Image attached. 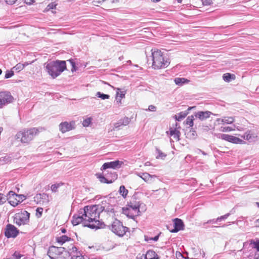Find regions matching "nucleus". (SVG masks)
I'll use <instances>...</instances> for the list:
<instances>
[{
	"mask_svg": "<svg viewBox=\"0 0 259 259\" xmlns=\"http://www.w3.org/2000/svg\"><path fill=\"white\" fill-rule=\"evenodd\" d=\"M217 121H221L223 123H225L227 124H231L234 122V119L232 117H225L224 118L222 119L218 118Z\"/></svg>",
	"mask_w": 259,
	"mask_h": 259,
	"instance_id": "31",
	"label": "nucleus"
},
{
	"mask_svg": "<svg viewBox=\"0 0 259 259\" xmlns=\"http://www.w3.org/2000/svg\"><path fill=\"white\" fill-rule=\"evenodd\" d=\"M34 1L33 0H25L24 3L28 5H31L32 4Z\"/></svg>",
	"mask_w": 259,
	"mask_h": 259,
	"instance_id": "59",
	"label": "nucleus"
},
{
	"mask_svg": "<svg viewBox=\"0 0 259 259\" xmlns=\"http://www.w3.org/2000/svg\"><path fill=\"white\" fill-rule=\"evenodd\" d=\"M17 0H6L7 4L9 5H13L15 3Z\"/></svg>",
	"mask_w": 259,
	"mask_h": 259,
	"instance_id": "57",
	"label": "nucleus"
},
{
	"mask_svg": "<svg viewBox=\"0 0 259 259\" xmlns=\"http://www.w3.org/2000/svg\"><path fill=\"white\" fill-rule=\"evenodd\" d=\"M169 135L170 136H172L174 139H175L176 141H178L180 140L181 133L176 128L172 129V128H170Z\"/></svg>",
	"mask_w": 259,
	"mask_h": 259,
	"instance_id": "24",
	"label": "nucleus"
},
{
	"mask_svg": "<svg viewBox=\"0 0 259 259\" xmlns=\"http://www.w3.org/2000/svg\"><path fill=\"white\" fill-rule=\"evenodd\" d=\"M102 205V208H104V209H103V211H105L106 212H107L108 214H114V208H113V206L112 205H108L107 206H103Z\"/></svg>",
	"mask_w": 259,
	"mask_h": 259,
	"instance_id": "32",
	"label": "nucleus"
},
{
	"mask_svg": "<svg viewBox=\"0 0 259 259\" xmlns=\"http://www.w3.org/2000/svg\"><path fill=\"white\" fill-rule=\"evenodd\" d=\"M13 256L15 259H20L22 255L19 252L15 251L13 253Z\"/></svg>",
	"mask_w": 259,
	"mask_h": 259,
	"instance_id": "49",
	"label": "nucleus"
},
{
	"mask_svg": "<svg viewBox=\"0 0 259 259\" xmlns=\"http://www.w3.org/2000/svg\"><path fill=\"white\" fill-rule=\"evenodd\" d=\"M56 5L53 3H50L48 5V8L49 9H53L56 8Z\"/></svg>",
	"mask_w": 259,
	"mask_h": 259,
	"instance_id": "56",
	"label": "nucleus"
},
{
	"mask_svg": "<svg viewBox=\"0 0 259 259\" xmlns=\"http://www.w3.org/2000/svg\"><path fill=\"white\" fill-rule=\"evenodd\" d=\"M78 252H80L77 251V248L74 245H72L71 248H69L68 253L72 256V254H78Z\"/></svg>",
	"mask_w": 259,
	"mask_h": 259,
	"instance_id": "35",
	"label": "nucleus"
},
{
	"mask_svg": "<svg viewBox=\"0 0 259 259\" xmlns=\"http://www.w3.org/2000/svg\"><path fill=\"white\" fill-rule=\"evenodd\" d=\"M7 200H8L7 196H6L2 193H0V204H4Z\"/></svg>",
	"mask_w": 259,
	"mask_h": 259,
	"instance_id": "43",
	"label": "nucleus"
},
{
	"mask_svg": "<svg viewBox=\"0 0 259 259\" xmlns=\"http://www.w3.org/2000/svg\"><path fill=\"white\" fill-rule=\"evenodd\" d=\"M119 192L120 195L124 198H126L127 194H128V190L125 188V187L122 185L119 187Z\"/></svg>",
	"mask_w": 259,
	"mask_h": 259,
	"instance_id": "34",
	"label": "nucleus"
},
{
	"mask_svg": "<svg viewBox=\"0 0 259 259\" xmlns=\"http://www.w3.org/2000/svg\"><path fill=\"white\" fill-rule=\"evenodd\" d=\"M223 78L224 81L227 82H230L232 80H234L235 78V75L233 74L229 73H226L223 74Z\"/></svg>",
	"mask_w": 259,
	"mask_h": 259,
	"instance_id": "29",
	"label": "nucleus"
},
{
	"mask_svg": "<svg viewBox=\"0 0 259 259\" xmlns=\"http://www.w3.org/2000/svg\"><path fill=\"white\" fill-rule=\"evenodd\" d=\"M13 100V96L9 92H0V108L10 103Z\"/></svg>",
	"mask_w": 259,
	"mask_h": 259,
	"instance_id": "11",
	"label": "nucleus"
},
{
	"mask_svg": "<svg viewBox=\"0 0 259 259\" xmlns=\"http://www.w3.org/2000/svg\"><path fill=\"white\" fill-rule=\"evenodd\" d=\"M63 183H57L53 184L51 187V189L53 192H56L58 191V189L61 186L63 185Z\"/></svg>",
	"mask_w": 259,
	"mask_h": 259,
	"instance_id": "36",
	"label": "nucleus"
},
{
	"mask_svg": "<svg viewBox=\"0 0 259 259\" xmlns=\"http://www.w3.org/2000/svg\"><path fill=\"white\" fill-rule=\"evenodd\" d=\"M109 227L114 233L120 237L123 236L129 230L128 228L123 226L122 222L117 219Z\"/></svg>",
	"mask_w": 259,
	"mask_h": 259,
	"instance_id": "5",
	"label": "nucleus"
},
{
	"mask_svg": "<svg viewBox=\"0 0 259 259\" xmlns=\"http://www.w3.org/2000/svg\"><path fill=\"white\" fill-rule=\"evenodd\" d=\"M219 138L234 144H242L244 142L238 137L225 134H220Z\"/></svg>",
	"mask_w": 259,
	"mask_h": 259,
	"instance_id": "12",
	"label": "nucleus"
},
{
	"mask_svg": "<svg viewBox=\"0 0 259 259\" xmlns=\"http://www.w3.org/2000/svg\"><path fill=\"white\" fill-rule=\"evenodd\" d=\"M212 114L213 113L209 111H198L195 113V116L202 121L209 118Z\"/></svg>",
	"mask_w": 259,
	"mask_h": 259,
	"instance_id": "16",
	"label": "nucleus"
},
{
	"mask_svg": "<svg viewBox=\"0 0 259 259\" xmlns=\"http://www.w3.org/2000/svg\"><path fill=\"white\" fill-rule=\"evenodd\" d=\"M203 5H210L212 3V0H201Z\"/></svg>",
	"mask_w": 259,
	"mask_h": 259,
	"instance_id": "53",
	"label": "nucleus"
},
{
	"mask_svg": "<svg viewBox=\"0 0 259 259\" xmlns=\"http://www.w3.org/2000/svg\"><path fill=\"white\" fill-rule=\"evenodd\" d=\"M30 213L26 210L21 211L15 214L14 222L20 226L28 224L29 222Z\"/></svg>",
	"mask_w": 259,
	"mask_h": 259,
	"instance_id": "6",
	"label": "nucleus"
},
{
	"mask_svg": "<svg viewBox=\"0 0 259 259\" xmlns=\"http://www.w3.org/2000/svg\"><path fill=\"white\" fill-rule=\"evenodd\" d=\"M19 233V230L13 225L8 224L5 229V235L8 238H15Z\"/></svg>",
	"mask_w": 259,
	"mask_h": 259,
	"instance_id": "9",
	"label": "nucleus"
},
{
	"mask_svg": "<svg viewBox=\"0 0 259 259\" xmlns=\"http://www.w3.org/2000/svg\"><path fill=\"white\" fill-rule=\"evenodd\" d=\"M8 201L13 206H16L26 198V197L22 194H17L13 191H10L7 195Z\"/></svg>",
	"mask_w": 259,
	"mask_h": 259,
	"instance_id": "8",
	"label": "nucleus"
},
{
	"mask_svg": "<svg viewBox=\"0 0 259 259\" xmlns=\"http://www.w3.org/2000/svg\"><path fill=\"white\" fill-rule=\"evenodd\" d=\"M46 68L49 75L55 78L66 69V61L57 60L50 62L47 63Z\"/></svg>",
	"mask_w": 259,
	"mask_h": 259,
	"instance_id": "3",
	"label": "nucleus"
},
{
	"mask_svg": "<svg viewBox=\"0 0 259 259\" xmlns=\"http://www.w3.org/2000/svg\"><path fill=\"white\" fill-rule=\"evenodd\" d=\"M232 213V211H230V212L227 213L223 215H222L221 217H219L217 218V221H219V222H221L222 221L225 220L227 219Z\"/></svg>",
	"mask_w": 259,
	"mask_h": 259,
	"instance_id": "41",
	"label": "nucleus"
},
{
	"mask_svg": "<svg viewBox=\"0 0 259 259\" xmlns=\"http://www.w3.org/2000/svg\"><path fill=\"white\" fill-rule=\"evenodd\" d=\"M14 75V71L12 70H7L6 72L5 78L6 79L9 78Z\"/></svg>",
	"mask_w": 259,
	"mask_h": 259,
	"instance_id": "45",
	"label": "nucleus"
},
{
	"mask_svg": "<svg viewBox=\"0 0 259 259\" xmlns=\"http://www.w3.org/2000/svg\"><path fill=\"white\" fill-rule=\"evenodd\" d=\"M119 92L116 91V100L117 101V103L118 104H121V99L119 98Z\"/></svg>",
	"mask_w": 259,
	"mask_h": 259,
	"instance_id": "51",
	"label": "nucleus"
},
{
	"mask_svg": "<svg viewBox=\"0 0 259 259\" xmlns=\"http://www.w3.org/2000/svg\"><path fill=\"white\" fill-rule=\"evenodd\" d=\"M174 229L170 231L172 233H176L180 230H184V224L183 221L178 218H176L174 220Z\"/></svg>",
	"mask_w": 259,
	"mask_h": 259,
	"instance_id": "15",
	"label": "nucleus"
},
{
	"mask_svg": "<svg viewBox=\"0 0 259 259\" xmlns=\"http://www.w3.org/2000/svg\"><path fill=\"white\" fill-rule=\"evenodd\" d=\"M71 240V238L67 236L66 235H62L56 238L57 242L61 245H62L65 242L70 241Z\"/></svg>",
	"mask_w": 259,
	"mask_h": 259,
	"instance_id": "30",
	"label": "nucleus"
},
{
	"mask_svg": "<svg viewBox=\"0 0 259 259\" xmlns=\"http://www.w3.org/2000/svg\"><path fill=\"white\" fill-rule=\"evenodd\" d=\"M222 129L221 130V131H222L223 132H230V131L234 130V128H233L232 127H230V126L224 127H222Z\"/></svg>",
	"mask_w": 259,
	"mask_h": 259,
	"instance_id": "50",
	"label": "nucleus"
},
{
	"mask_svg": "<svg viewBox=\"0 0 259 259\" xmlns=\"http://www.w3.org/2000/svg\"><path fill=\"white\" fill-rule=\"evenodd\" d=\"M96 176L97 178L99 179V181L102 183H106V184H110L109 182V176L107 175L106 177H105L102 174H97Z\"/></svg>",
	"mask_w": 259,
	"mask_h": 259,
	"instance_id": "26",
	"label": "nucleus"
},
{
	"mask_svg": "<svg viewBox=\"0 0 259 259\" xmlns=\"http://www.w3.org/2000/svg\"><path fill=\"white\" fill-rule=\"evenodd\" d=\"M34 201L37 204L47 205L50 201L49 196L46 193L37 194L33 198Z\"/></svg>",
	"mask_w": 259,
	"mask_h": 259,
	"instance_id": "10",
	"label": "nucleus"
},
{
	"mask_svg": "<svg viewBox=\"0 0 259 259\" xmlns=\"http://www.w3.org/2000/svg\"><path fill=\"white\" fill-rule=\"evenodd\" d=\"M66 251L65 247L51 246L49 247L47 254L50 259H65V257H62V255Z\"/></svg>",
	"mask_w": 259,
	"mask_h": 259,
	"instance_id": "7",
	"label": "nucleus"
},
{
	"mask_svg": "<svg viewBox=\"0 0 259 259\" xmlns=\"http://www.w3.org/2000/svg\"><path fill=\"white\" fill-rule=\"evenodd\" d=\"M116 91L119 92V98H125V96L126 94V91H121L119 88L116 89Z\"/></svg>",
	"mask_w": 259,
	"mask_h": 259,
	"instance_id": "46",
	"label": "nucleus"
},
{
	"mask_svg": "<svg viewBox=\"0 0 259 259\" xmlns=\"http://www.w3.org/2000/svg\"><path fill=\"white\" fill-rule=\"evenodd\" d=\"M122 213L131 219H135V217L140 215V213H137L135 211H133L130 208L127 207H122Z\"/></svg>",
	"mask_w": 259,
	"mask_h": 259,
	"instance_id": "18",
	"label": "nucleus"
},
{
	"mask_svg": "<svg viewBox=\"0 0 259 259\" xmlns=\"http://www.w3.org/2000/svg\"><path fill=\"white\" fill-rule=\"evenodd\" d=\"M197 151L199 152V153H201L204 155H207V154L204 151L201 150L200 149H198Z\"/></svg>",
	"mask_w": 259,
	"mask_h": 259,
	"instance_id": "61",
	"label": "nucleus"
},
{
	"mask_svg": "<svg viewBox=\"0 0 259 259\" xmlns=\"http://www.w3.org/2000/svg\"><path fill=\"white\" fill-rule=\"evenodd\" d=\"M255 224H256L255 225L256 227H259V219L256 221Z\"/></svg>",
	"mask_w": 259,
	"mask_h": 259,
	"instance_id": "62",
	"label": "nucleus"
},
{
	"mask_svg": "<svg viewBox=\"0 0 259 259\" xmlns=\"http://www.w3.org/2000/svg\"><path fill=\"white\" fill-rule=\"evenodd\" d=\"M96 96L98 98H100L103 100L108 99L110 98V96L109 95L102 93L100 92H98L96 94Z\"/></svg>",
	"mask_w": 259,
	"mask_h": 259,
	"instance_id": "37",
	"label": "nucleus"
},
{
	"mask_svg": "<svg viewBox=\"0 0 259 259\" xmlns=\"http://www.w3.org/2000/svg\"><path fill=\"white\" fill-rule=\"evenodd\" d=\"M128 123H129V119L127 117H125L123 119L122 121L121 120V124L126 125L128 124Z\"/></svg>",
	"mask_w": 259,
	"mask_h": 259,
	"instance_id": "52",
	"label": "nucleus"
},
{
	"mask_svg": "<svg viewBox=\"0 0 259 259\" xmlns=\"http://www.w3.org/2000/svg\"><path fill=\"white\" fill-rule=\"evenodd\" d=\"M107 172V175L109 176V182L111 184L114 182L118 178V175L116 172L106 171Z\"/></svg>",
	"mask_w": 259,
	"mask_h": 259,
	"instance_id": "28",
	"label": "nucleus"
},
{
	"mask_svg": "<svg viewBox=\"0 0 259 259\" xmlns=\"http://www.w3.org/2000/svg\"><path fill=\"white\" fill-rule=\"evenodd\" d=\"M123 162L119 160H115L113 161L106 162L104 163L102 166L101 169L106 170L108 168H119L121 166Z\"/></svg>",
	"mask_w": 259,
	"mask_h": 259,
	"instance_id": "13",
	"label": "nucleus"
},
{
	"mask_svg": "<svg viewBox=\"0 0 259 259\" xmlns=\"http://www.w3.org/2000/svg\"><path fill=\"white\" fill-rule=\"evenodd\" d=\"M72 259H85L80 252H78V254H72Z\"/></svg>",
	"mask_w": 259,
	"mask_h": 259,
	"instance_id": "44",
	"label": "nucleus"
},
{
	"mask_svg": "<svg viewBox=\"0 0 259 259\" xmlns=\"http://www.w3.org/2000/svg\"><path fill=\"white\" fill-rule=\"evenodd\" d=\"M156 175H151L147 172L142 173L141 178L147 183H151L153 181V179L156 178Z\"/></svg>",
	"mask_w": 259,
	"mask_h": 259,
	"instance_id": "21",
	"label": "nucleus"
},
{
	"mask_svg": "<svg viewBox=\"0 0 259 259\" xmlns=\"http://www.w3.org/2000/svg\"><path fill=\"white\" fill-rule=\"evenodd\" d=\"M145 259H159L158 254L153 250H148L144 255Z\"/></svg>",
	"mask_w": 259,
	"mask_h": 259,
	"instance_id": "22",
	"label": "nucleus"
},
{
	"mask_svg": "<svg viewBox=\"0 0 259 259\" xmlns=\"http://www.w3.org/2000/svg\"><path fill=\"white\" fill-rule=\"evenodd\" d=\"M12 157L10 155H6L0 158V164H5L11 162Z\"/></svg>",
	"mask_w": 259,
	"mask_h": 259,
	"instance_id": "27",
	"label": "nucleus"
},
{
	"mask_svg": "<svg viewBox=\"0 0 259 259\" xmlns=\"http://www.w3.org/2000/svg\"><path fill=\"white\" fill-rule=\"evenodd\" d=\"M61 232L63 233H65L66 232V230L64 228H61Z\"/></svg>",
	"mask_w": 259,
	"mask_h": 259,
	"instance_id": "64",
	"label": "nucleus"
},
{
	"mask_svg": "<svg viewBox=\"0 0 259 259\" xmlns=\"http://www.w3.org/2000/svg\"><path fill=\"white\" fill-rule=\"evenodd\" d=\"M74 122L72 121L70 123L65 121L60 123L59 130L62 133H65L70 131L74 128Z\"/></svg>",
	"mask_w": 259,
	"mask_h": 259,
	"instance_id": "14",
	"label": "nucleus"
},
{
	"mask_svg": "<svg viewBox=\"0 0 259 259\" xmlns=\"http://www.w3.org/2000/svg\"><path fill=\"white\" fill-rule=\"evenodd\" d=\"M84 221V217L82 214H79V215L74 214L73 216L72 224L73 226H76L81 223L83 226V222Z\"/></svg>",
	"mask_w": 259,
	"mask_h": 259,
	"instance_id": "20",
	"label": "nucleus"
},
{
	"mask_svg": "<svg viewBox=\"0 0 259 259\" xmlns=\"http://www.w3.org/2000/svg\"><path fill=\"white\" fill-rule=\"evenodd\" d=\"M25 67V65H22V63H18L13 68L15 71L19 72L23 70Z\"/></svg>",
	"mask_w": 259,
	"mask_h": 259,
	"instance_id": "38",
	"label": "nucleus"
},
{
	"mask_svg": "<svg viewBox=\"0 0 259 259\" xmlns=\"http://www.w3.org/2000/svg\"><path fill=\"white\" fill-rule=\"evenodd\" d=\"M195 107H189L187 109V111H182L180 112L179 113L176 114L174 116V118L177 121H180L184 118H185L186 116L189 113V111L191 110L192 109L194 108Z\"/></svg>",
	"mask_w": 259,
	"mask_h": 259,
	"instance_id": "19",
	"label": "nucleus"
},
{
	"mask_svg": "<svg viewBox=\"0 0 259 259\" xmlns=\"http://www.w3.org/2000/svg\"><path fill=\"white\" fill-rule=\"evenodd\" d=\"M121 120H120V121L119 122L115 123V125H114L115 128H117L119 127L120 125H122L121 124Z\"/></svg>",
	"mask_w": 259,
	"mask_h": 259,
	"instance_id": "60",
	"label": "nucleus"
},
{
	"mask_svg": "<svg viewBox=\"0 0 259 259\" xmlns=\"http://www.w3.org/2000/svg\"><path fill=\"white\" fill-rule=\"evenodd\" d=\"M68 62H69L71 66H72V68H71V71L73 72L74 71H76L77 70V67H76V64H75V62L74 61V60L73 59H69L67 60Z\"/></svg>",
	"mask_w": 259,
	"mask_h": 259,
	"instance_id": "42",
	"label": "nucleus"
},
{
	"mask_svg": "<svg viewBox=\"0 0 259 259\" xmlns=\"http://www.w3.org/2000/svg\"><path fill=\"white\" fill-rule=\"evenodd\" d=\"M38 133L39 130L36 127L24 129L17 134L16 137L17 139H20L22 143H28Z\"/></svg>",
	"mask_w": 259,
	"mask_h": 259,
	"instance_id": "4",
	"label": "nucleus"
},
{
	"mask_svg": "<svg viewBox=\"0 0 259 259\" xmlns=\"http://www.w3.org/2000/svg\"><path fill=\"white\" fill-rule=\"evenodd\" d=\"M126 207L130 208L133 211H135L137 213L140 214L139 202H135V203L130 202L127 205Z\"/></svg>",
	"mask_w": 259,
	"mask_h": 259,
	"instance_id": "23",
	"label": "nucleus"
},
{
	"mask_svg": "<svg viewBox=\"0 0 259 259\" xmlns=\"http://www.w3.org/2000/svg\"><path fill=\"white\" fill-rule=\"evenodd\" d=\"M159 234L155 236L154 237L149 238V240H153L154 241H157L159 239Z\"/></svg>",
	"mask_w": 259,
	"mask_h": 259,
	"instance_id": "58",
	"label": "nucleus"
},
{
	"mask_svg": "<svg viewBox=\"0 0 259 259\" xmlns=\"http://www.w3.org/2000/svg\"><path fill=\"white\" fill-rule=\"evenodd\" d=\"M250 244L252 245V247L256 249L259 251V239L255 238L254 239L250 240Z\"/></svg>",
	"mask_w": 259,
	"mask_h": 259,
	"instance_id": "33",
	"label": "nucleus"
},
{
	"mask_svg": "<svg viewBox=\"0 0 259 259\" xmlns=\"http://www.w3.org/2000/svg\"><path fill=\"white\" fill-rule=\"evenodd\" d=\"M156 107L154 105H150L148 109H146V111H156Z\"/></svg>",
	"mask_w": 259,
	"mask_h": 259,
	"instance_id": "54",
	"label": "nucleus"
},
{
	"mask_svg": "<svg viewBox=\"0 0 259 259\" xmlns=\"http://www.w3.org/2000/svg\"><path fill=\"white\" fill-rule=\"evenodd\" d=\"M156 151L158 155L156 156V158H164L166 156V154L163 153L160 149L158 148H156Z\"/></svg>",
	"mask_w": 259,
	"mask_h": 259,
	"instance_id": "40",
	"label": "nucleus"
},
{
	"mask_svg": "<svg viewBox=\"0 0 259 259\" xmlns=\"http://www.w3.org/2000/svg\"><path fill=\"white\" fill-rule=\"evenodd\" d=\"M152 67L154 69H160L166 68L170 64L169 59L164 56L163 53L159 50H151Z\"/></svg>",
	"mask_w": 259,
	"mask_h": 259,
	"instance_id": "2",
	"label": "nucleus"
},
{
	"mask_svg": "<svg viewBox=\"0 0 259 259\" xmlns=\"http://www.w3.org/2000/svg\"><path fill=\"white\" fill-rule=\"evenodd\" d=\"M36 215L37 218H40L42 215L43 208L42 207H38L36 210Z\"/></svg>",
	"mask_w": 259,
	"mask_h": 259,
	"instance_id": "47",
	"label": "nucleus"
},
{
	"mask_svg": "<svg viewBox=\"0 0 259 259\" xmlns=\"http://www.w3.org/2000/svg\"><path fill=\"white\" fill-rule=\"evenodd\" d=\"M218 222H219V221H217V219H214L208 220L206 223H204L203 225H204L205 224H209V223H217Z\"/></svg>",
	"mask_w": 259,
	"mask_h": 259,
	"instance_id": "55",
	"label": "nucleus"
},
{
	"mask_svg": "<svg viewBox=\"0 0 259 259\" xmlns=\"http://www.w3.org/2000/svg\"><path fill=\"white\" fill-rule=\"evenodd\" d=\"M91 123V119L90 118H88L83 120L82 124L83 126L87 127Z\"/></svg>",
	"mask_w": 259,
	"mask_h": 259,
	"instance_id": "48",
	"label": "nucleus"
},
{
	"mask_svg": "<svg viewBox=\"0 0 259 259\" xmlns=\"http://www.w3.org/2000/svg\"><path fill=\"white\" fill-rule=\"evenodd\" d=\"M242 137L249 142H252L256 140L257 136L251 131L248 130L244 133Z\"/></svg>",
	"mask_w": 259,
	"mask_h": 259,
	"instance_id": "17",
	"label": "nucleus"
},
{
	"mask_svg": "<svg viewBox=\"0 0 259 259\" xmlns=\"http://www.w3.org/2000/svg\"><path fill=\"white\" fill-rule=\"evenodd\" d=\"M104 208L100 205H87L83 209H80L79 214L84 217L83 227H87L92 229L104 228L105 224L98 220L100 213L103 211Z\"/></svg>",
	"mask_w": 259,
	"mask_h": 259,
	"instance_id": "1",
	"label": "nucleus"
},
{
	"mask_svg": "<svg viewBox=\"0 0 259 259\" xmlns=\"http://www.w3.org/2000/svg\"><path fill=\"white\" fill-rule=\"evenodd\" d=\"M144 237H145V240L146 241H149V240H149V238H150V237H148L147 236L145 235Z\"/></svg>",
	"mask_w": 259,
	"mask_h": 259,
	"instance_id": "63",
	"label": "nucleus"
},
{
	"mask_svg": "<svg viewBox=\"0 0 259 259\" xmlns=\"http://www.w3.org/2000/svg\"><path fill=\"white\" fill-rule=\"evenodd\" d=\"M190 81L185 78L176 77L174 79L175 83L179 86H182L184 84L188 83Z\"/></svg>",
	"mask_w": 259,
	"mask_h": 259,
	"instance_id": "25",
	"label": "nucleus"
},
{
	"mask_svg": "<svg viewBox=\"0 0 259 259\" xmlns=\"http://www.w3.org/2000/svg\"><path fill=\"white\" fill-rule=\"evenodd\" d=\"M194 116L193 115L188 116L186 120V124L189 125L190 126L193 125Z\"/></svg>",
	"mask_w": 259,
	"mask_h": 259,
	"instance_id": "39",
	"label": "nucleus"
}]
</instances>
